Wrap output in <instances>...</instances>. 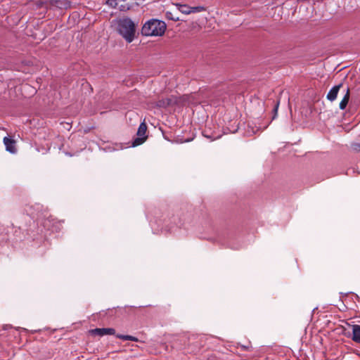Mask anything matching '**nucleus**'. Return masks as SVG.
<instances>
[{
	"mask_svg": "<svg viewBox=\"0 0 360 360\" xmlns=\"http://www.w3.org/2000/svg\"><path fill=\"white\" fill-rule=\"evenodd\" d=\"M341 86L342 84H340L332 87L327 94V98L330 101H335Z\"/></svg>",
	"mask_w": 360,
	"mask_h": 360,
	"instance_id": "nucleus-7",
	"label": "nucleus"
},
{
	"mask_svg": "<svg viewBox=\"0 0 360 360\" xmlns=\"http://www.w3.org/2000/svg\"><path fill=\"white\" fill-rule=\"evenodd\" d=\"M190 11H191V13H200V12L205 11V8L202 6H193V7L190 6Z\"/></svg>",
	"mask_w": 360,
	"mask_h": 360,
	"instance_id": "nucleus-14",
	"label": "nucleus"
},
{
	"mask_svg": "<svg viewBox=\"0 0 360 360\" xmlns=\"http://www.w3.org/2000/svg\"><path fill=\"white\" fill-rule=\"evenodd\" d=\"M172 101L169 98L162 99L158 101L157 105L160 108H165L171 103Z\"/></svg>",
	"mask_w": 360,
	"mask_h": 360,
	"instance_id": "nucleus-13",
	"label": "nucleus"
},
{
	"mask_svg": "<svg viewBox=\"0 0 360 360\" xmlns=\"http://www.w3.org/2000/svg\"><path fill=\"white\" fill-rule=\"evenodd\" d=\"M4 143L6 147V150L12 153L15 154L17 152L16 148V142L14 139H11L9 136H6L4 138Z\"/></svg>",
	"mask_w": 360,
	"mask_h": 360,
	"instance_id": "nucleus-6",
	"label": "nucleus"
},
{
	"mask_svg": "<svg viewBox=\"0 0 360 360\" xmlns=\"http://www.w3.org/2000/svg\"><path fill=\"white\" fill-rule=\"evenodd\" d=\"M39 7H44L46 9L59 8L68 9L70 8V2L68 0H50L49 1H40Z\"/></svg>",
	"mask_w": 360,
	"mask_h": 360,
	"instance_id": "nucleus-3",
	"label": "nucleus"
},
{
	"mask_svg": "<svg viewBox=\"0 0 360 360\" xmlns=\"http://www.w3.org/2000/svg\"><path fill=\"white\" fill-rule=\"evenodd\" d=\"M278 106V104H277V105L276 106V108L274 109L276 113L277 112Z\"/></svg>",
	"mask_w": 360,
	"mask_h": 360,
	"instance_id": "nucleus-17",
	"label": "nucleus"
},
{
	"mask_svg": "<svg viewBox=\"0 0 360 360\" xmlns=\"http://www.w3.org/2000/svg\"><path fill=\"white\" fill-rule=\"evenodd\" d=\"M93 335L104 336L115 334V330L112 328H95L89 330Z\"/></svg>",
	"mask_w": 360,
	"mask_h": 360,
	"instance_id": "nucleus-5",
	"label": "nucleus"
},
{
	"mask_svg": "<svg viewBox=\"0 0 360 360\" xmlns=\"http://www.w3.org/2000/svg\"><path fill=\"white\" fill-rule=\"evenodd\" d=\"M146 129H147V127H146V123L144 122L141 123L138 128V131H137V135L139 137L136 138L134 140V141L133 142V143H132L133 146H139V145L141 144L142 143H143V141L146 140V138L145 136Z\"/></svg>",
	"mask_w": 360,
	"mask_h": 360,
	"instance_id": "nucleus-4",
	"label": "nucleus"
},
{
	"mask_svg": "<svg viewBox=\"0 0 360 360\" xmlns=\"http://www.w3.org/2000/svg\"><path fill=\"white\" fill-rule=\"evenodd\" d=\"M349 99V89L347 88L346 90L345 95L344 96L343 98L342 99V101L340 103L339 107L341 110L345 109V108L347 107V105L348 103Z\"/></svg>",
	"mask_w": 360,
	"mask_h": 360,
	"instance_id": "nucleus-9",
	"label": "nucleus"
},
{
	"mask_svg": "<svg viewBox=\"0 0 360 360\" xmlns=\"http://www.w3.org/2000/svg\"><path fill=\"white\" fill-rule=\"evenodd\" d=\"M352 339L357 342L360 343V326L353 325L352 326Z\"/></svg>",
	"mask_w": 360,
	"mask_h": 360,
	"instance_id": "nucleus-8",
	"label": "nucleus"
},
{
	"mask_svg": "<svg viewBox=\"0 0 360 360\" xmlns=\"http://www.w3.org/2000/svg\"><path fill=\"white\" fill-rule=\"evenodd\" d=\"M355 149H356V150H360V145H359V144H356V145H355Z\"/></svg>",
	"mask_w": 360,
	"mask_h": 360,
	"instance_id": "nucleus-16",
	"label": "nucleus"
},
{
	"mask_svg": "<svg viewBox=\"0 0 360 360\" xmlns=\"http://www.w3.org/2000/svg\"><path fill=\"white\" fill-rule=\"evenodd\" d=\"M126 0H108L107 3L108 4L114 8L119 7L120 8H121L122 7V5H120V4L124 2Z\"/></svg>",
	"mask_w": 360,
	"mask_h": 360,
	"instance_id": "nucleus-11",
	"label": "nucleus"
},
{
	"mask_svg": "<svg viewBox=\"0 0 360 360\" xmlns=\"http://www.w3.org/2000/svg\"><path fill=\"white\" fill-rule=\"evenodd\" d=\"M118 33L127 41L131 43L135 37L136 24L129 18H122L114 21Z\"/></svg>",
	"mask_w": 360,
	"mask_h": 360,
	"instance_id": "nucleus-1",
	"label": "nucleus"
},
{
	"mask_svg": "<svg viewBox=\"0 0 360 360\" xmlns=\"http://www.w3.org/2000/svg\"><path fill=\"white\" fill-rule=\"evenodd\" d=\"M177 9L183 14H191L190 6L186 4H175Z\"/></svg>",
	"mask_w": 360,
	"mask_h": 360,
	"instance_id": "nucleus-10",
	"label": "nucleus"
},
{
	"mask_svg": "<svg viewBox=\"0 0 360 360\" xmlns=\"http://www.w3.org/2000/svg\"><path fill=\"white\" fill-rule=\"evenodd\" d=\"M167 16L168 18H169L174 21H178L179 20V18L174 17V15H172V13H170V12L167 13Z\"/></svg>",
	"mask_w": 360,
	"mask_h": 360,
	"instance_id": "nucleus-15",
	"label": "nucleus"
},
{
	"mask_svg": "<svg viewBox=\"0 0 360 360\" xmlns=\"http://www.w3.org/2000/svg\"><path fill=\"white\" fill-rule=\"evenodd\" d=\"M166 30V24L164 21L153 19L146 22L142 27L141 34L146 37L162 36Z\"/></svg>",
	"mask_w": 360,
	"mask_h": 360,
	"instance_id": "nucleus-2",
	"label": "nucleus"
},
{
	"mask_svg": "<svg viewBox=\"0 0 360 360\" xmlns=\"http://www.w3.org/2000/svg\"><path fill=\"white\" fill-rule=\"evenodd\" d=\"M117 338L121 339V340H131V341H134V342H138L139 340L137 338L134 337V336H132V335H116Z\"/></svg>",
	"mask_w": 360,
	"mask_h": 360,
	"instance_id": "nucleus-12",
	"label": "nucleus"
}]
</instances>
